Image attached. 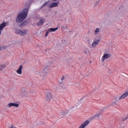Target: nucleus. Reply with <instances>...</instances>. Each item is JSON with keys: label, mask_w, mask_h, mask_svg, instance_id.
<instances>
[{"label": "nucleus", "mask_w": 128, "mask_h": 128, "mask_svg": "<svg viewBox=\"0 0 128 128\" xmlns=\"http://www.w3.org/2000/svg\"><path fill=\"white\" fill-rule=\"evenodd\" d=\"M50 32L48 30V31L46 32L45 36H48V34H50Z\"/></svg>", "instance_id": "28"}, {"label": "nucleus", "mask_w": 128, "mask_h": 128, "mask_svg": "<svg viewBox=\"0 0 128 128\" xmlns=\"http://www.w3.org/2000/svg\"><path fill=\"white\" fill-rule=\"evenodd\" d=\"M110 56H112V55H110V54H104L102 58V62H104L106 59L109 58H110Z\"/></svg>", "instance_id": "6"}, {"label": "nucleus", "mask_w": 128, "mask_h": 128, "mask_svg": "<svg viewBox=\"0 0 128 128\" xmlns=\"http://www.w3.org/2000/svg\"><path fill=\"white\" fill-rule=\"evenodd\" d=\"M15 34H20V36H25V34H26V30L20 29H16Z\"/></svg>", "instance_id": "3"}, {"label": "nucleus", "mask_w": 128, "mask_h": 128, "mask_svg": "<svg viewBox=\"0 0 128 128\" xmlns=\"http://www.w3.org/2000/svg\"><path fill=\"white\" fill-rule=\"evenodd\" d=\"M84 52H85V54H88L87 52H86V50H84Z\"/></svg>", "instance_id": "32"}, {"label": "nucleus", "mask_w": 128, "mask_h": 128, "mask_svg": "<svg viewBox=\"0 0 128 128\" xmlns=\"http://www.w3.org/2000/svg\"><path fill=\"white\" fill-rule=\"evenodd\" d=\"M58 6V4L56 2H53L50 4L49 6L50 8H56V6Z\"/></svg>", "instance_id": "13"}, {"label": "nucleus", "mask_w": 128, "mask_h": 128, "mask_svg": "<svg viewBox=\"0 0 128 128\" xmlns=\"http://www.w3.org/2000/svg\"><path fill=\"white\" fill-rule=\"evenodd\" d=\"M28 94V92L26 90V88H22L20 94V96H21V98H24V96H26Z\"/></svg>", "instance_id": "4"}, {"label": "nucleus", "mask_w": 128, "mask_h": 128, "mask_svg": "<svg viewBox=\"0 0 128 128\" xmlns=\"http://www.w3.org/2000/svg\"><path fill=\"white\" fill-rule=\"evenodd\" d=\"M52 98V95L50 92H48L46 94V100H50Z\"/></svg>", "instance_id": "10"}, {"label": "nucleus", "mask_w": 128, "mask_h": 128, "mask_svg": "<svg viewBox=\"0 0 128 128\" xmlns=\"http://www.w3.org/2000/svg\"><path fill=\"white\" fill-rule=\"evenodd\" d=\"M54 0V2H56V0Z\"/></svg>", "instance_id": "34"}, {"label": "nucleus", "mask_w": 128, "mask_h": 128, "mask_svg": "<svg viewBox=\"0 0 128 128\" xmlns=\"http://www.w3.org/2000/svg\"><path fill=\"white\" fill-rule=\"evenodd\" d=\"M64 80V76H62V78H61L59 82L60 84H62V80Z\"/></svg>", "instance_id": "22"}, {"label": "nucleus", "mask_w": 128, "mask_h": 128, "mask_svg": "<svg viewBox=\"0 0 128 128\" xmlns=\"http://www.w3.org/2000/svg\"><path fill=\"white\" fill-rule=\"evenodd\" d=\"M95 32H100V28H97L95 30Z\"/></svg>", "instance_id": "29"}, {"label": "nucleus", "mask_w": 128, "mask_h": 128, "mask_svg": "<svg viewBox=\"0 0 128 128\" xmlns=\"http://www.w3.org/2000/svg\"><path fill=\"white\" fill-rule=\"evenodd\" d=\"M70 32H72V31H69Z\"/></svg>", "instance_id": "36"}, {"label": "nucleus", "mask_w": 128, "mask_h": 128, "mask_svg": "<svg viewBox=\"0 0 128 128\" xmlns=\"http://www.w3.org/2000/svg\"><path fill=\"white\" fill-rule=\"evenodd\" d=\"M100 42V40H95V41H94V42H95L96 44H98Z\"/></svg>", "instance_id": "26"}, {"label": "nucleus", "mask_w": 128, "mask_h": 128, "mask_svg": "<svg viewBox=\"0 0 128 128\" xmlns=\"http://www.w3.org/2000/svg\"><path fill=\"white\" fill-rule=\"evenodd\" d=\"M49 32H56V30H58V28H48Z\"/></svg>", "instance_id": "14"}, {"label": "nucleus", "mask_w": 128, "mask_h": 128, "mask_svg": "<svg viewBox=\"0 0 128 128\" xmlns=\"http://www.w3.org/2000/svg\"><path fill=\"white\" fill-rule=\"evenodd\" d=\"M48 65L46 66L44 68V72H46L48 71L46 70H48Z\"/></svg>", "instance_id": "24"}, {"label": "nucleus", "mask_w": 128, "mask_h": 128, "mask_svg": "<svg viewBox=\"0 0 128 128\" xmlns=\"http://www.w3.org/2000/svg\"><path fill=\"white\" fill-rule=\"evenodd\" d=\"M30 4H31V3H30V1H28L27 2H26L25 3V5L28 6V8H30Z\"/></svg>", "instance_id": "18"}, {"label": "nucleus", "mask_w": 128, "mask_h": 128, "mask_svg": "<svg viewBox=\"0 0 128 128\" xmlns=\"http://www.w3.org/2000/svg\"><path fill=\"white\" fill-rule=\"evenodd\" d=\"M4 48H6L5 46H0V52L1 50H4Z\"/></svg>", "instance_id": "27"}, {"label": "nucleus", "mask_w": 128, "mask_h": 128, "mask_svg": "<svg viewBox=\"0 0 128 128\" xmlns=\"http://www.w3.org/2000/svg\"><path fill=\"white\" fill-rule=\"evenodd\" d=\"M6 68V65H0V72L2 70Z\"/></svg>", "instance_id": "20"}, {"label": "nucleus", "mask_w": 128, "mask_h": 128, "mask_svg": "<svg viewBox=\"0 0 128 128\" xmlns=\"http://www.w3.org/2000/svg\"><path fill=\"white\" fill-rule=\"evenodd\" d=\"M6 23L5 22L1 24H0V34H2V31L4 30V28H6Z\"/></svg>", "instance_id": "9"}, {"label": "nucleus", "mask_w": 128, "mask_h": 128, "mask_svg": "<svg viewBox=\"0 0 128 128\" xmlns=\"http://www.w3.org/2000/svg\"><path fill=\"white\" fill-rule=\"evenodd\" d=\"M128 119V114H127L126 116V118H124L122 120V122H124V120H126Z\"/></svg>", "instance_id": "25"}, {"label": "nucleus", "mask_w": 128, "mask_h": 128, "mask_svg": "<svg viewBox=\"0 0 128 128\" xmlns=\"http://www.w3.org/2000/svg\"><path fill=\"white\" fill-rule=\"evenodd\" d=\"M23 66L22 65H20V66H19L18 70H16V72L17 74H22V68H23Z\"/></svg>", "instance_id": "11"}, {"label": "nucleus", "mask_w": 128, "mask_h": 128, "mask_svg": "<svg viewBox=\"0 0 128 128\" xmlns=\"http://www.w3.org/2000/svg\"><path fill=\"white\" fill-rule=\"evenodd\" d=\"M28 14V8L24 9L22 12L18 15L16 19V22H17V24H20V22H22L26 18Z\"/></svg>", "instance_id": "1"}, {"label": "nucleus", "mask_w": 128, "mask_h": 128, "mask_svg": "<svg viewBox=\"0 0 128 128\" xmlns=\"http://www.w3.org/2000/svg\"><path fill=\"white\" fill-rule=\"evenodd\" d=\"M98 4V2H96V4Z\"/></svg>", "instance_id": "35"}, {"label": "nucleus", "mask_w": 128, "mask_h": 128, "mask_svg": "<svg viewBox=\"0 0 128 128\" xmlns=\"http://www.w3.org/2000/svg\"><path fill=\"white\" fill-rule=\"evenodd\" d=\"M8 108H12V106H14L15 108H18L20 104L16 103H9L7 105Z\"/></svg>", "instance_id": "7"}, {"label": "nucleus", "mask_w": 128, "mask_h": 128, "mask_svg": "<svg viewBox=\"0 0 128 128\" xmlns=\"http://www.w3.org/2000/svg\"><path fill=\"white\" fill-rule=\"evenodd\" d=\"M100 116H102V113L101 112L96 114L94 116L90 118V120H94L95 118H100Z\"/></svg>", "instance_id": "8"}, {"label": "nucleus", "mask_w": 128, "mask_h": 128, "mask_svg": "<svg viewBox=\"0 0 128 128\" xmlns=\"http://www.w3.org/2000/svg\"><path fill=\"white\" fill-rule=\"evenodd\" d=\"M60 114L61 116H66V114H67L68 113L66 112L64 110H60Z\"/></svg>", "instance_id": "16"}, {"label": "nucleus", "mask_w": 128, "mask_h": 128, "mask_svg": "<svg viewBox=\"0 0 128 128\" xmlns=\"http://www.w3.org/2000/svg\"><path fill=\"white\" fill-rule=\"evenodd\" d=\"M96 44L95 42H94L92 44V47L91 48H96Z\"/></svg>", "instance_id": "23"}, {"label": "nucleus", "mask_w": 128, "mask_h": 128, "mask_svg": "<svg viewBox=\"0 0 128 128\" xmlns=\"http://www.w3.org/2000/svg\"><path fill=\"white\" fill-rule=\"evenodd\" d=\"M128 96V92H125L124 94H122L120 97L116 96L115 98V102H118V100H122V98H126Z\"/></svg>", "instance_id": "2"}, {"label": "nucleus", "mask_w": 128, "mask_h": 128, "mask_svg": "<svg viewBox=\"0 0 128 128\" xmlns=\"http://www.w3.org/2000/svg\"><path fill=\"white\" fill-rule=\"evenodd\" d=\"M46 4H48V2H45L44 3L42 6H41L42 8H44V6H46Z\"/></svg>", "instance_id": "30"}, {"label": "nucleus", "mask_w": 128, "mask_h": 128, "mask_svg": "<svg viewBox=\"0 0 128 128\" xmlns=\"http://www.w3.org/2000/svg\"><path fill=\"white\" fill-rule=\"evenodd\" d=\"M44 20L40 19L39 22L37 23V26H44Z\"/></svg>", "instance_id": "12"}, {"label": "nucleus", "mask_w": 128, "mask_h": 128, "mask_svg": "<svg viewBox=\"0 0 128 128\" xmlns=\"http://www.w3.org/2000/svg\"><path fill=\"white\" fill-rule=\"evenodd\" d=\"M116 102H116V101H115V102H112V104H110L109 105H107L105 108H104V110L105 108H110V106L112 104H116Z\"/></svg>", "instance_id": "17"}, {"label": "nucleus", "mask_w": 128, "mask_h": 128, "mask_svg": "<svg viewBox=\"0 0 128 128\" xmlns=\"http://www.w3.org/2000/svg\"><path fill=\"white\" fill-rule=\"evenodd\" d=\"M90 124V121L88 120H86L84 121L78 128H85L86 126H88Z\"/></svg>", "instance_id": "5"}, {"label": "nucleus", "mask_w": 128, "mask_h": 128, "mask_svg": "<svg viewBox=\"0 0 128 128\" xmlns=\"http://www.w3.org/2000/svg\"><path fill=\"white\" fill-rule=\"evenodd\" d=\"M113 20H116V16H114L112 18Z\"/></svg>", "instance_id": "31"}, {"label": "nucleus", "mask_w": 128, "mask_h": 128, "mask_svg": "<svg viewBox=\"0 0 128 128\" xmlns=\"http://www.w3.org/2000/svg\"><path fill=\"white\" fill-rule=\"evenodd\" d=\"M28 21L25 20L24 22H23L20 25V28L22 27V26H26V24H28Z\"/></svg>", "instance_id": "15"}, {"label": "nucleus", "mask_w": 128, "mask_h": 128, "mask_svg": "<svg viewBox=\"0 0 128 128\" xmlns=\"http://www.w3.org/2000/svg\"><path fill=\"white\" fill-rule=\"evenodd\" d=\"M34 96H36V92H34Z\"/></svg>", "instance_id": "33"}, {"label": "nucleus", "mask_w": 128, "mask_h": 128, "mask_svg": "<svg viewBox=\"0 0 128 128\" xmlns=\"http://www.w3.org/2000/svg\"><path fill=\"white\" fill-rule=\"evenodd\" d=\"M68 26H62V30H68Z\"/></svg>", "instance_id": "21"}, {"label": "nucleus", "mask_w": 128, "mask_h": 128, "mask_svg": "<svg viewBox=\"0 0 128 128\" xmlns=\"http://www.w3.org/2000/svg\"><path fill=\"white\" fill-rule=\"evenodd\" d=\"M89 32H90V31L88 32V34H89Z\"/></svg>", "instance_id": "37"}, {"label": "nucleus", "mask_w": 128, "mask_h": 128, "mask_svg": "<svg viewBox=\"0 0 128 128\" xmlns=\"http://www.w3.org/2000/svg\"><path fill=\"white\" fill-rule=\"evenodd\" d=\"M125 126H126V125H124V124L122 123L120 124L118 128H124Z\"/></svg>", "instance_id": "19"}]
</instances>
